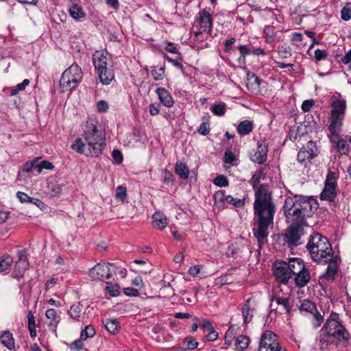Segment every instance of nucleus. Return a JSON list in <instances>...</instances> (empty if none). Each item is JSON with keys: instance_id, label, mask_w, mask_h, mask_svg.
I'll return each mask as SVG.
<instances>
[{"instance_id": "nucleus-23", "label": "nucleus", "mask_w": 351, "mask_h": 351, "mask_svg": "<svg viewBox=\"0 0 351 351\" xmlns=\"http://www.w3.org/2000/svg\"><path fill=\"white\" fill-rule=\"evenodd\" d=\"M337 256L332 258L328 265L326 273L322 276V278L328 281L334 280L337 271Z\"/></svg>"}, {"instance_id": "nucleus-58", "label": "nucleus", "mask_w": 351, "mask_h": 351, "mask_svg": "<svg viewBox=\"0 0 351 351\" xmlns=\"http://www.w3.org/2000/svg\"><path fill=\"white\" fill-rule=\"evenodd\" d=\"M327 57V52L325 50L316 49L315 51V58L316 61L324 60Z\"/></svg>"}, {"instance_id": "nucleus-52", "label": "nucleus", "mask_w": 351, "mask_h": 351, "mask_svg": "<svg viewBox=\"0 0 351 351\" xmlns=\"http://www.w3.org/2000/svg\"><path fill=\"white\" fill-rule=\"evenodd\" d=\"M315 101L313 99H307L303 101L302 104V110L305 112H309L312 107L314 106Z\"/></svg>"}, {"instance_id": "nucleus-17", "label": "nucleus", "mask_w": 351, "mask_h": 351, "mask_svg": "<svg viewBox=\"0 0 351 351\" xmlns=\"http://www.w3.org/2000/svg\"><path fill=\"white\" fill-rule=\"evenodd\" d=\"M345 116L339 115V114H330L329 117V122L330 125L328 127V130L332 136L335 137H338V134H339L341 128L343 126V120Z\"/></svg>"}, {"instance_id": "nucleus-4", "label": "nucleus", "mask_w": 351, "mask_h": 351, "mask_svg": "<svg viewBox=\"0 0 351 351\" xmlns=\"http://www.w3.org/2000/svg\"><path fill=\"white\" fill-rule=\"evenodd\" d=\"M306 248L315 262L328 263L333 256V250L329 241L319 233H315L311 237Z\"/></svg>"}, {"instance_id": "nucleus-60", "label": "nucleus", "mask_w": 351, "mask_h": 351, "mask_svg": "<svg viewBox=\"0 0 351 351\" xmlns=\"http://www.w3.org/2000/svg\"><path fill=\"white\" fill-rule=\"evenodd\" d=\"M16 197L19 199L20 202L21 203H27L29 202L31 199V197L29 196L27 194L19 191L16 193Z\"/></svg>"}, {"instance_id": "nucleus-32", "label": "nucleus", "mask_w": 351, "mask_h": 351, "mask_svg": "<svg viewBox=\"0 0 351 351\" xmlns=\"http://www.w3.org/2000/svg\"><path fill=\"white\" fill-rule=\"evenodd\" d=\"M14 262L13 258L8 254H3L0 257V273L10 269Z\"/></svg>"}, {"instance_id": "nucleus-56", "label": "nucleus", "mask_w": 351, "mask_h": 351, "mask_svg": "<svg viewBox=\"0 0 351 351\" xmlns=\"http://www.w3.org/2000/svg\"><path fill=\"white\" fill-rule=\"evenodd\" d=\"M38 158H36L32 161L27 162L23 167V171L26 172H29L32 169H35V166L37 165V162Z\"/></svg>"}, {"instance_id": "nucleus-54", "label": "nucleus", "mask_w": 351, "mask_h": 351, "mask_svg": "<svg viewBox=\"0 0 351 351\" xmlns=\"http://www.w3.org/2000/svg\"><path fill=\"white\" fill-rule=\"evenodd\" d=\"M341 19L346 21L351 19V9L347 6H344L341 11Z\"/></svg>"}, {"instance_id": "nucleus-41", "label": "nucleus", "mask_w": 351, "mask_h": 351, "mask_svg": "<svg viewBox=\"0 0 351 351\" xmlns=\"http://www.w3.org/2000/svg\"><path fill=\"white\" fill-rule=\"evenodd\" d=\"M53 168L54 165L51 162L47 160H43L35 166V170L38 173H40L44 169L51 170Z\"/></svg>"}, {"instance_id": "nucleus-21", "label": "nucleus", "mask_w": 351, "mask_h": 351, "mask_svg": "<svg viewBox=\"0 0 351 351\" xmlns=\"http://www.w3.org/2000/svg\"><path fill=\"white\" fill-rule=\"evenodd\" d=\"M346 107L345 99H335L330 104V114L345 116Z\"/></svg>"}, {"instance_id": "nucleus-35", "label": "nucleus", "mask_w": 351, "mask_h": 351, "mask_svg": "<svg viewBox=\"0 0 351 351\" xmlns=\"http://www.w3.org/2000/svg\"><path fill=\"white\" fill-rule=\"evenodd\" d=\"M332 137L330 138L331 141L336 144V146L339 150V152L342 154H346L348 151V144L346 141H345L343 138H339V136L338 135V137H335L332 136Z\"/></svg>"}, {"instance_id": "nucleus-29", "label": "nucleus", "mask_w": 351, "mask_h": 351, "mask_svg": "<svg viewBox=\"0 0 351 351\" xmlns=\"http://www.w3.org/2000/svg\"><path fill=\"white\" fill-rule=\"evenodd\" d=\"M1 343L10 350H14L15 342L12 334L9 331L4 332L0 336Z\"/></svg>"}, {"instance_id": "nucleus-45", "label": "nucleus", "mask_w": 351, "mask_h": 351, "mask_svg": "<svg viewBox=\"0 0 351 351\" xmlns=\"http://www.w3.org/2000/svg\"><path fill=\"white\" fill-rule=\"evenodd\" d=\"M29 80L28 79H25L23 81L22 83L18 84L16 86V88L11 90L10 94L11 96H14L17 95L19 91L23 90L26 86H27L29 84Z\"/></svg>"}, {"instance_id": "nucleus-5", "label": "nucleus", "mask_w": 351, "mask_h": 351, "mask_svg": "<svg viewBox=\"0 0 351 351\" xmlns=\"http://www.w3.org/2000/svg\"><path fill=\"white\" fill-rule=\"evenodd\" d=\"M93 62L100 82L108 85L114 79L112 60L107 51H97L93 55Z\"/></svg>"}, {"instance_id": "nucleus-18", "label": "nucleus", "mask_w": 351, "mask_h": 351, "mask_svg": "<svg viewBox=\"0 0 351 351\" xmlns=\"http://www.w3.org/2000/svg\"><path fill=\"white\" fill-rule=\"evenodd\" d=\"M267 146L265 141L258 143L257 148L251 154L250 158L252 161L263 164L265 162L267 156Z\"/></svg>"}, {"instance_id": "nucleus-22", "label": "nucleus", "mask_w": 351, "mask_h": 351, "mask_svg": "<svg viewBox=\"0 0 351 351\" xmlns=\"http://www.w3.org/2000/svg\"><path fill=\"white\" fill-rule=\"evenodd\" d=\"M286 267L291 275L301 272L305 267L302 261L299 258L290 259L287 263H286Z\"/></svg>"}, {"instance_id": "nucleus-48", "label": "nucleus", "mask_w": 351, "mask_h": 351, "mask_svg": "<svg viewBox=\"0 0 351 351\" xmlns=\"http://www.w3.org/2000/svg\"><path fill=\"white\" fill-rule=\"evenodd\" d=\"M115 197L118 199L124 201L127 198V190L126 188L122 186H119L116 189Z\"/></svg>"}, {"instance_id": "nucleus-7", "label": "nucleus", "mask_w": 351, "mask_h": 351, "mask_svg": "<svg viewBox=\"0 0 351 351\" xmlns=\"http://www.w3.org/2000/svg\"><path fill=\"white\" fill-rule=\"evenodd\" d=\"M324 329L328 336L334 337L338 341H346L349 338V334L339 322V315L337 313H331Z\"/></svg>"}, {"instance_id": "nucleus-16", "label": "nucleus", "mask_w": 351, "mask_h": 351, "mask_svg": "<svg viewBox=\"0 0 351 351\" xmlns=\"http://www.w3.org/2000/svg\"><path fill=\"white\" fill-rule=\"evenodd\" d=\"M274 276L278 282L284 284L288 282L291 275L286 267V262L282 261L275 263Z\"/></svg>"}, {"instance_id": "nucleus-2", "label": "nucleus", "mask_w": 351, "mask_h": 351, "mask_svg": "<svg viewBox=\"0 0 351 351\" xmlns=\"http://www.w3.org/2000/svg\"><path fill=\"white\" fill-rule=\"evenodd\" d=\"M317 207L316 199L300 195L287 198L283 210L287 222L308 226L306 219L314 215Z\"/></svg>"}, {"instance_id": "nucleus-31", "label": "nucleus", "mask_w": 351, "mask_h": 351, "mask_svg": "<svg viewBox=\"0 0 351 351\" xmlns=\"http://www.w3.org/2000/svg\"><path fill=\"white\" fill-rule=\"evenodd\" d=\"M69 14L75 20L80 19L85 16V13L82 8L77 3H75L70 7Z\"/></svg>"}, {"instance_id": "nucleus-38", "label": "nucleus", "mask_w": 351, "mask_h": 351, "mask_svg": "<svg viewBox=\"0 0 351 351\" xmlns=\"http://www.w3.org/2000/svg\"><path fill=\"white\" fill-rule=\"evenodd\" d=\"M28 319V329L31 337H35L37 335L34 315L32 311H29L27 315Z\"/></svg>"}, {"instance_id": "nucleus-46", "label": "nucleus", "mask_w": 351, "mask_h": 351, "mask_svg": "<svg viewBox=\"0 0 351 351\" xmlns=\"http://www.w3.org/2000/svg\"><path fill=\"white\" fill-rule=\"evenodd\" d=\"M48 189L53 196L58 195L62 191V186L56 182H49L48 184Z\"/></svg>"}, {"instance_id": "nucleus-44", "label": "nucleus", "mask_w": 351, "mask_h": 351, "mask_svg": "<svg viewBox=\"0 0 351 351\" xmlns=\"http://www.w3.org/2000/svg\"><path fill=\"white\" fill-rule=\"evenodd\" d=\"M226 105L224 103L215 104L212 107V112L217 116H223L226 113Z\"/></svg>"}, {"instance_id": "nucleus-42", "label": "nucleus", "mask_w": 351, "mask_h": 351, "mask_svg": "<svg viewBox=\"0 0 351 351\" xmlns=\"http://www.w3.org/2000/svg\"><path fill=\"white\" fill-rule=\"evenodd\" d=\"M263 32L266 36L265 41L268 43H271L274 40L275 34L273 26H265Z\"/></svg>"}, {"instance_id": "nucleus-61", "label": "nucleus", "mask_w": 351, "mask_h": 351, "mask_svg": "<svg viewBox=\"0 0 351 351\" xmlns=\"http://www.w3.org/2000/svg\"><path fill=\"white\" fill-rule=\"evenodd\" d=\"M113 159L117 164H120L123 161V155L119 150L114 149L112 153Z\"/></svg>"}, {"instance_id": "nucleus-33", "label": "nucleus", "mask_w": 351, "mask_h": 351, "mask_svg": "<svg viewBox=\"0 0 351 351\" xmlns=\"http://www.w3.org/2000/svg\"><path fill=\"white\" fill-rule=\"evenodd\" d=\"M175 172L182 179H186L189 175V170L187 166L182 162H177L175 165Z\"/></svg>"}, {"instance_id": "nucleus-64", "label": "nucleus", "mask_w": 351, "mask_h": 351, "mask_svg": "<svg viewBox=\"0 0 351 351\" xmlns=\"http://www.w3.org/2000/svg\"><path fill=\"white\" fill-rule=\"evenodd\" d=\"M163 182L165 184L173 183V176L170 171H165Z\"/></svg>"}, {"instance_id": "nucleus-57", "label": "nucleus", "mask_w": 351, "mask_h": 351, "mask_svg": "<svg viewBox=\"0 0 351 351\" xmlns=\"http://www.w3.org/2000/svg\"><path fill=\"white\" fill-rule=\"evenodd\" d=\"M83 341H84V340L82 339L81 338L77 340L74 341L71 344V346H70L71 349L75 350H82L84 346Z\"/></svg>"}, {"instance_id": "nucleus-13", "label": "nucleus", "mask_w": 351, "mask_h": 351, "mask_svg": "<svg viewBox=\"0 0 351 351\" xmlns=\"http://www.w3.org/2000/svg\"><path fill=\"white\" fill-rule=\"evenodd\" d=\"M335 179V173L330 171L327 175L324 188L320 194V198L322 199L332 202L335 199L336 184Z\"/></svg>"}, {"instance_id": "nucleus-8", "label": "nucleus", "mask_w": 351, "mask_h": 351, "mask_svg": "<svg viewBox=\"0 0 351 351\" xmlns=\"http://www.w3.org/2000/svg\"><path fill=\"white\" fill-rule=\"evenodd\" d=\"M258 351H287L282 348L278 337L271 330H265L261 336Z\"/></svg>"}, {"instance_id": "nucleus-25", "label": "nucleus", "mask_w": 351, "mask_h": 351, "mask_svg": "<svg viewBox=\"0 0 351 351\" xmlns=\"http://www.w3.org/2000/svg\"><path fill=\"white\" fill-rule=\"evenodd\" d=\"M154 226L158 230H162L168 225V219L166 215L160 212H156L153 216Z\"/></svg>"}, {"instance_id": "nucleus-3", "label": "nucleus", "mask_w": 351, "mask_h": 351, "mask_svg": "<svg viewBox=\"0 0 351 351\" xmlns=\"http://www.w3.org/2000/svg\"><path fill=\"white\" fill-rule=\"evenodd\" d=\"M84 137L87 143L86 156L97 157L101 155L106 146V135L99 130L97 121L91 120L87 122Z\"/></svg>"}, {"instance_id": "nucleus-34", "label": "nucleus", "mask_w": 351, "mask_h": 351, "mask_svg": "<svg viewBox=\"0 0 351 351\" xmlns=\"http://www.w3.org/2000/svg\"><path fill=\"white\" fill-rule=\"evenodd\" d=\"M71 148L79 154H85L86 155L87 143H84L80 138H77L75 140L74 143L71 145Z\"/></svg>"}, {"instance_id": "nucleus-50", "label": "nucleus", "mask_w": 351, "mask_h": 351, "mask_svg": "<svg viewBox=\"0 0 351 351\" xmlns=\"http://www.w3.org/2000/svg\"><path fill=\"white\" fill-rule=\"evenodd\" d=\"M80 311L81 310L78 306L73 305L71 306L68 313L71 318L74 319H77L80 316Z\"/></svg>"}, {"instance_id": "nucleus-62", "label": "nucleus", "mask_w": 351, "mask_h": 351, "mask_svg": "<svg viewBox=\"0 0 351 351\" xmlns=\"http://www.w3.org/2000/svg\"><path fill=\"white\" fill-rule=\"evenodd\" d=\"M97 107L99 112H105L108 109V104L106 101L101 100L97 103Z\"/></svg>"}, {"instance_id": "nucleus-6", "label": "nucleus", "mask_w": 351, "mask_h": 351, "mask_svg": "<svg viewBox=\"0 0 351 351\" xmlns=\"http://www.w3.org/2000/svg\"><path fill=\"white\" fill-rule=\"evenodd\" d=\"M82 71L80 66L74 63L66 69L60 80L61 92H71L76 88L82 78Z\"/></svg>"}, {"instance_id": "nucleus-26", "label": "nucleus", "mask_w": 351, "mask_h": 351, "mask_svg": "<svg viewBox=\"0 0 351 351\" xmlns=\"http://www.w3.org/2000/svg\"><path fill=\"white\" fill-rule=\"evenodd\" d=\"M160 101L166 107L170 108L173 105V100L170 93L164 88H158L156 90Z\"/></svg>"}, {"instance_id": "nucleus-47", "label": "nucleus", "mask_w": 351, "mask_h": 351, "mask_svg": "<svg viewBox=\"0 0 351 351\" xmlns=\"http://www.w3.org/2000/svg\"><path fill=\"white\" fill-rule=\"evenodd\" d=\"M213 184L218 186H227L228 185V180L227 178L223 175L217 176L213 180Z\"/></svg>"}, {"instance_id": "nucleus-39", "label": "nucleus", "mask_w": 351, "mask_h": 351, "mask_svg": "<svg viewBox=\"0 0 351 351\" xmlns=\"http://www.w3.org/2000/svg\"><path fill=\"white\" fill-rule=\"evenodd\" d=\"M273 300H275L276 304L282 307L286 313H289L291 311V306L289 299L288 298L276 297Z\"/></svg>"}, {"instance_id": "nucleus-30", "label": "nucleus", "mask_w": 351, "mask_h": 351, "mask_svg": "<svg viewBox=\"0 0 351 351\" xmlns=\"http://www.w3.org/2000/svg\"><path fill=\"white\" fill-rule=\"evenodd\" d=\"M253 130V123L245 120L241 121L237 127V132L240 135L244 136L250 134Z\"/></svg>"}, {"instance_id": "nucleus-59", "label": "nucleus", "mask_w": 351, "mask_h": 351, "mask_svg": "<svg viewBox=\"0 0 351 351\" xmlns=\"http://www.w3.org/2000/svg\"><path fill=\"white\" fill-rule=\"evenodd\" d=\"M198 132L202 135H207L210 132V125L208 123L204 122L201 123Z\"/></svg>"}, {"instance_id": "nucleus-55", "label": "nucleus", "mask_w": 351, "mask_h": 351, "mask_svg": "<svg viewBox=\"0 0 351 351\" xmlns=\"http://www.w3.org/2000/svg\"><path fill=\"white\" fill-rule=\"evenodd\" d=\"M237 48L243 58H245L246 56L250 55L252 53L251 49H250L247 45H240Z\"/></svg>"}, {"instance_id": "nucleus-20", "label": "nucleus", "mask_w": 351, "mask_h": 351, "mask_svg": "<svg viewBox=\"0 0 351 351\" xmlns=\"http://www.w3.org/2000/svg\"><path fill=\"white\" fill-rule=\"evenodd\" d=\"M45 316L47 319L49 320L48 323L49 329L56 332L60 320V317L58 315L57 311L54 308H49L45 312Z\"/></svg>"}, {"instance_id": "nucleus-43", "label": "nucleus", "mask_w": 351, "mask_h": 351, "mask_svg": "<svg viewBox=\"0 0 351 351\" xmlns=\"http://www.w3.org/2000/svg\"><path fill=\"white\" fill-rule=\"evenodd\" d=\"M165 66H161L158 69H157L156 67H154L152 69L151 73L155 80H161L164 79L165 76Z\"/></svg>"}, {"instance_id": "nucleus-14", "label": "nucleus", "mask_w": 351, "mask_h": 351, "mask_svg": "<svg viewBox=\"0 0 351 351\" xmlns=\"http://www.w3.org/2000/svg\"><path fill=\"white\" fill-rule=\"evenodd\" d=\"M257 306V300L255 297L249 298L242 307V317L243 322L246 324L252 322Z\"/></svg>"}, {"instance_id": "nucleus-24", "label": "nucleus", "mask_w": 351, "mask_h": 351, "mask_svg": "<svg viewBox=\"0 0 351 351\" xmlns=\"http://www.w3.org/2000/svg\"><path fill=\"white\" fill-rule=\"evenodd\" d=\"M29 269V261L18 260L14 265L12 276L15 278H20L23 276L25 272Z\"/></svg>"}, {"instance_id": "nucleus-53", "label": "nucleus", "mask_w": 351, "mask_h": 351, "mask_svg": "<svg viewBox=\"0 0 351 351\" xmlns=\"http://www.w3.org/2000/svg\"><path fill=\"white\" fill-rule=\"evenodd\" d=\"M198 346V343L195 339H185L184 341V346L188 350H194Z\"/></svg>"}, {"instance_id": "nucleus-49", "label": "nucleus", "mask_w": 351, "mask_h": 351, "mask_svg": "<svg viewBox=\"0 0 351 351\" xmlns=\"http://www.w3.org/2000/svg\"><path fill=\"white\" fill-rule=\"evenodd\" d=\"M240 250L239 245L236 243L231 244L226 252V255L228 257H233Z\"/></svg>"}, {"instance_id": "nucleus-10", "label": "nucleus", "mask_w": 351, "mask_h": 351, "mask_svg": "<svg viewBox=\"0 0 351 351\" xmlns=\"http://www.w3.org/2000/svg\"><path fill=\"white\" fill-rule=\"evenodd\" d=\"M305 226L291 223L287 229L285 237L289 247L292 248L302 244L301 237L304 235Z\"/></svg>"}, {"instance_id": "nucleus-19", "label": "nucleus", "mask_w": 351, "mask_h": 351, "mask_svg": "<svg viewBox=\"0 0 351 351\" xmlns=\"http://www.w3.org/2000/svg\"><path fill=\"white\" fill-rule=\"evenodd\" d=\"M198 15L197 21L200 28L202 29L204 32H207L208 33L210 32L213 21L212 16L209 10L204 9L199 12Z\"/></svg>"}, {"instance_id": "nucleus-11", "label": "nucleus", "mask_w": 351, "mask_h": 351, "mask_svg": "<svg viewBox=\"0 0 351 351\" xmlns=\"http://www.w3.org/2000/svg\"><path fill=\"white\" fill-rule=\"evenodd\" d=\"M114 263H102L95 265L89 271V276L94 280H103L104 279L110 278L113 274H116L114 270H111L110 267L114 266Z\"/></svg>"}, {"instance_id": "nucleus-1", "label": "nucleus", "mask_w": 351, "mask_h": 351, "mask_svg": "<svg viewBox=\"0 0 351 351\" xmlns=\"http://www.w3.org/2000/svg\"><path fill=\"white\" fill-rule=\"evenodd\" d=\"M254 213L256 217V228L254 233L258 242L267 237L268 228L274 223L276 206L272 202L271 193L265 185H261L255 192Z\"/></svg>"}, {"instance_id": "nucleus-28", "label": "nucleus", "mask_w": 351, "mask_h": 351, "mask_svg": "<svg viewBox=\"0 0 351 351\" xmlns=\"http://www.w3.org/2000/svg\"><path fill=\"white\" fill-rule=\"evenodd\" d=\"M309 272L305 267L301 272L295 274V282L296 285L299 287H304L306 286L309 282Z\"/></svg>"}, {"instance_id": "nucleus-63", "label": "nucleus", "mask_w": 351, "mask_h": 351, "mask_svg": "<svg viewBox=\"0 0 351 351\" xmlns=\"http://www.w3.org/2000/svg\"><path fill=\"white\" fill-rule=\"evenodd\" d=\"M233 331L232 328H230L225 335V343L227 345H230L233 340Z\"/></svg>"}, {"instance_id": "nucleus-12", "label": "nucleus", "mask_w": 351, "mask_h": 351, "mask_svg": "<svg viewBox=\"0 0 351 351\" xmlns=\"http://www.w3.org/2000/svg\"><path fill=\"white\" fill-rule=\"evenodd\" d=\"M300 311L302 313L310 314L312 316V322L315 328L320 326L323 322V317L312 302L304 300L300 304Z\"/></svg>"}, {"instance_id": "nucleus-27", "label": "nucleus", "mask_w": 351, "mask_h": 351, "mask_svg": "<svg viewBox=\"0 0 351 351\" xmlns=\"http://www.w3.org/2000/svg\"><path fill=\"white\" fill-rule=\"evenodd\" d=\"M246 86L252 93L256 92L260 84L259 78L252 73H248L246 77Z\"/></svg>"}, {"instance_id": "nucleus-9", "label": "nucleus", "mask_w": 351, "mask_h": 351, "mask_svg": "<svg viewBox=\"0 0 351 351\" xmlns=\"http://www.w3.org/2000/svg\"><path fill=\"white\" fill-rule=\"evenodd\" d=\"M215 203L218 207H227L228 204L236 208H242L245 206V198L233 197L232 195H226L223 191H217L213 195Z\"/></svg>"}, {"instance_id": "nucleus-40", "label": "nucleus", "mask_w": 351, "mask_h": 351, "mask_svg": "<svg viewBox=\"0 0 351 351\" xmlns=\"http://www.w3.org/2000/svg\"><path fill=\"white\" fill-rule=\"evenodd\" d=\"M95 330L93 326L88 325L82 330L80 337L82 339L86 340L88 338H91L95 335Z\"/></svg>"}, {"instance_id": "nucleus-36", "label": "nucleus", "mask_w": 351, "mask_h": 351, "mask_svg": "<svg viewBox=\"0 0 351 351\" xmlns=\"http://www.w3.org/2000/svg\"><path fill=\"white\" fill-rule=\"evenodd\" d=\"M250 341L248 337L245 335H239L235 340V346L237 348L243 350L248 347Z\"/></svg>"}, {"instance_id": "nucleus-51", "label": "nucleus", "mask_w": 351, "mask_h": 351, "mask_svg": "<svg viewBox=\"0 0 351 351\" xmlns=\"http://www.w3.org/2000/svg\"><path fill=\"white\" fill-rule=\"evenodd\" d=\"M107 285H108L106 286V289L111 296L115 297L119 294V287L117 285H108V283H107Z\"/></svg>"}, {"instance_id": "nucleus-37", "label": "nucleus", "mask_w": 351, "mask_h": 351, "mask_svg": "<svg viewBox=\"0 0 351 351\" xmlns=\"http://www.w3.org/2000/svg\"><path fill=\"white\" fill-rule=\"evenodd\" d=\"M104 326L111 334H116L120 328L119 324L116 319H106Z\"/></svg>"}, {"instance_id": "nucleus-15", "label": "nucleus", "mask_w": 351, "mask_h": 351, "mask_svg": "<svg viewBox=\"0 0 351 351\" xmlns=\"http://www.w3.org/2000/svg\"><path fill=\"white\" fill-rule=\"evenodd\" d=\"M317 154V149L315 143L313 141H309L306 146L302 148L298 154V160L300 162L304 163L309 161Z\"/></svg>"}]
</instances>
